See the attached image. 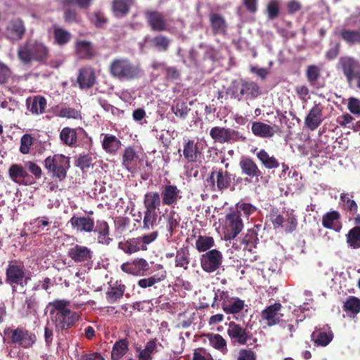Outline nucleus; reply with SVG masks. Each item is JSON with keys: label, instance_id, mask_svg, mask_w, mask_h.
Instances as JSON below:
<instances>
[{"label": "nucleus", "instance_id": "2eb2a0df", "mask_svg": "<svg viewBox=\"0 0 360 360\" xmlns=\"http://www.w3.org/2000/svg\"><path fill=\"white\" fill-rule=\"evenodd\" d=\"M200 266L202 269L207 273H213L222 264L223 255L217 249L207 251L200 256Z\"/></svg>", "mask_w": 360, "mask_h": 360}, {"label": "nucleus", "instance_id": "f257e3e1", "mask_svg": "<svg viewBox=\"0 0 360 360\" xmlns=\"http://www.w3.org/2000/svg\"><path fill=\"white\" fill-rule=\"evenodd\" d=\"M49 304L53 307L50 314L56 332L68 330L79 321L77 313L68 308L70 304L68 300H56Z\"/></svg>", "mask_w": 360, "mask_h": 360}, {"label": "nucleus", "instance_id": "c9c22d12", "mask_svg": "<svg viewBox=\"0 0 360 360\" xmlns=\"http://www.w3.org/2000/svg\"><path fill=\"white\" fill-rule=\"evenodd\" d=\"M262 225H255L253 228L247 231L246 234L243 238L242 243L245 245L244 249L251 251L252 248L256 247L259 241L258 231Z\"/></svg>", "mask_w": 360, "mask_h": 360}, {"label": "nucleus", "instance_id": "a878e982", "mask_svg": "<svg viewBox=\"0 0 360 360\" xmlns=\"http://www.w3.org/2000/svg\"><path fill=\"white\" fill-rule=\"evenodd\" d=\"M323 121V107L319 103L309 110L304 120L305 126L310 130L316 129Z\"/></svg>", "mask_w": 360, "mask_h": 360}, {"label": "nucleus", "instance_id": "58836bf2", "mask_svg": "<svg viewBox=\"0 0 360 360\" xmlns=\"http://www.w3.org/2000/svg\"><path fill=\"white\" fill-rule=\"evenodd\" d=\"M161 205V197L157 191H150L146 193L143 197V205L145 210L156 211L159 210Z\"/></svg>", "mask_w": 360, "mask_h": 360}, {"label": "nucleus", "instance_id": "37998d69", "mask_svg": "<svg viewBox=\"0 0 360 360\" xmlns=\"http://www.w3.org/2000/svg\"><path fill=\"white\" fill-rule=\"evenodd\" d=\"M261 164L267 169H276L279 167V162L274 156H270L264 150L262 149L256 154Z\"/></svg>", "mask_w": 360, "mask_h": 360}, {"label": "nucleus", "instance_id": "09e8293b", "mask_svg": "<svg viewBox=\"0 0 360 360\" xmlns=\"http://www.w3.org/2000/svg\"><path fill=\"white\" fill-rule=\"evenodd\" d=\"M210 345L223 354L228 353L226 340L219 334H212L209 338Z\"/></svg>", "mask_w": 360, "mask_h": 360}, {"label": "nucleus", "instance_id": "393cba45", "mask_svg": "<svg viewBox=\"0 0 360 360\" xmlns=\"http://www.w3.org/2000/svg\"><path fill=\"white\" fill-rule=\"evenodd\" d=\"M149 269L148 262L143 258H137L131 262H126L121 265L122 271L134 276H143Z\"/></svg>", "mask_w": 360, "mask_h": 360}, {"label": "nucleus", "instance_id": "ea45409f", "mask_svg": "<svg viewBox=\"0 0 360 360\" xmlns=\"http://www.w3.org/2000/svg\"><path fill=\"white\" fill-rule=\"evenodd\" d=\"M338 34L349 46L360 44V29L349 30L343 28L339 31Z\"/></svg>", "mask_w": 360, "mask_h": 360}, {"label": "nucleus", "instance_id": "4468645a", "mask_svg": "<svg viewBox=\"0 0 360 360\" xmlns=\"http://www.w3.org/2000/svg\"><path fill=\"white\" fill-rule=\"evenodd\" d=\"M227 335L234 345H245L252 337V333L247 327H243L235 321H230L228 323Z\"/></svg>", "mask_w": 360, "mask_h": 360}, {"label": "nucleus", "instance_id": "bf43d9fd", "mask_svg": "<svg viewBox=\"0 0 360 360\" xmlns=\"http://www.w3.org/2000/svg\"><path fill=\"white\" fill-rule=\"evenodd\" d=\"M94 0H60V4L63 7H69L76 5L79 8L87 9L91 6Z\"/></svg>", "mask_w": 360, "mask_h": 360}, {"label": "nucleus", "instance_id": "a211bd4d", "mask_svg": "<svg viewBox=\"0 0 360 360\" xmlns=\"http://www.w3.org/2000/svg\"><path fill=\"white\" fill-rule=\"evenodd\" d=\"M145 18L148 25L153 32H169L171 30L164 15L158 11H146Z\"/></svg>", "mask_w": 360, "mask_h": 360}, {"label": "nucleus", "instance_id": "72a5a7b5", "mask_svg": "<svg viewBox=\"0 0 360 360\" xmlns=\"http://www.w3.org/2000/svg\"><path fill=\"white\" fill-rule=\"evenodd\" d=\"M209 17L212 32L214 34H224L227 28L225 18L217 13H211Z\"/></svg>", "mask_w": 360, "mask_h": 360}, {"label": "nucleus", "instance_id": "603ef678", "mask_svg": "<svg viewBox=\"0 0 360 360\" xmlns=\"http://www.w3.org/2000/svg\"><path fill=\"white\" fill-rule=\"evenodd\" d=\"M321 77V69L316 65H310L307 67L306 77L310 85L316 86Z\"/></svg>", "mask_w": 360, "mask_h": 360}, {"label": "nucleus", "instance_id": "4c0bfd02", "mask_svg": "<svg viewBox=\"0 0 360 360\" xmlns=\"http://www.w3.org/2000/svg\"><path fill=\"white\" fill-rule=\"evenodd\" d=\"M129 342L127 338H120L115 341L111 351V359L120 360L129 351Z\"/></svg>", "mask_w": 360, "mask_h": 360}, {"label": "nucleus", "instance_id": "a18cd8bd", "mask_svg": "<svg viewBox=\"0 0 360 360\" xmlns=\"http://www.w3.org/2000/svg\"><path fill=\"white\" fill-rule=\"evenodd\" d=\"M151 46L160 52H167L171 44V39L165 35L158 34L149 40Z\"/></svg>", "mask_w": 360, "mask_h": 360}, {"label": "nucleus", "instance_id": "a19ab883", "mask_svg": "<svg viewBox=\"0 0 360 360\" xmlns=\"http://www.w3.org/2000/svg\"><path fill=\"white\" fill-rule=\"evenodd\" d=\"M27 108L35 115L42 114L46 108V100L41 96H36L32 101L27 100Z\"/></svg>", "mask_w": 360, "mask_h": 360}, {"label": "nucleus", "instance_id": "c03bdc74", "mask_svg": "<svg viewBox=\"0 0 360 360\" xmlns=\"http://www.w3.org/2000/svg\"><path fill=\"white\" fill-rule=\"evenodd\" d=\"M166 229L167 231L166 236L168 238H170L172 237L174 233L179 226L181 221V217L174 210H171L166 217Z\"/></svg>", "mask_w": 360, "mask_h": 360}, {"label": "nucleus", "instance_id": "6e6d98bb", "mask_svg": "<svg viewBox=\"0 0 360 360\" xmlns=\"http://www.w3.org/2000/svg\"><path fill=\"white\" fill-rule=\"evenodd\" d=\"M158 213L156 211L146 210L144 211V217L143 219V229L150 230L153 229L156 224Z\"/></svg>", "mask_w": 360, "mask_h": 360}, {"label": "nucleus", "instance_id": "680f3d73", "mask_svg": "<svg viewBox=\"0 0 360 360\" xmlns=\"http://www.w3.org/2000/svg\"><path fill=\"white\" fill-rule=\"evenodd\" d=\"M256 211L257 207L251 203L239 202L236 204V210L235 212H238L240 217L241 216V212H243L245 217H248Z\"/></svg>", "mask_w": 360, "mask_h": 360}, {"label": "nucleus", "instance_id": "49530a36", "mask_svg": "<svg viewBox=\"0 0 360 360\" xmlns=\"http://www.w3.org/2000/svg\"><path fill=\"white\" fill-rule=\"evenodd\" d=\"M53 30L56 44L63 46L70 41L72 35L68 31L56 25L53 27Z\"/></svg>", "mask_w": 360, "mask_h": 360}, {"label": "nucleus", "instance_id": "f704fd0d", "mask_svg": "<svg viewBox=\"0 0 360 360\" xmlns=\"http://www.w3.org/2000/svg\"><path fill=\"white\" fill-rule=\"evenodd\" d=\"M191 260V252L188 246L177 249L175 255V267L188 270Z\"/></svg>", "mask_w": 360, "mask_h": 360}, {"label": "nucleus", "instance_id": "69168bd1", "mask_svg": "<svg viewBox=\"0 0 360 360\" xmlns=\"http://www.w3.org/2000/svg\"><path fill=\"white\" fill-rule=\"evenodd\" d=\"M58 115L68 119H79L81 117L79 112L75 108L70 107L62 108L59 110Z\"/></svg>", "mask_w": 360, "mask_h": 360}, {"label": "nucleus", "instance_id": "864d4df0", "mask_svg": "<svg viewBox=\"0 0 360 360\" xmlns=\"http://www.w3.org/2000/svg\"><path fill=\"white\" fill-rule=\"evenodd\" d=\"M117 283V282L116 283ZM125 291V286L121 283L117 284L116 286L112 287L107 292L106 297L110 303H113L118 299L122 297Z\"/></svg>", "mask_w": 360, "mask_h": 360}, {"label": "nucleus", "instance_id": "338daca9", "mask_svg": "<svg viewBox=\"0 0 360 360\" xmlns=\"http://www.w3.org/2000/svg\"><path fill=\"white\" fill-rule=\"evenodd\" d=\"M92 161L93 159L91 154L80 155L76 160V165L82 170H84L89 168L91 165Z\"/></svg>", "mask_w": 360, "mask_h": 360}, {"label": "nucleus", "instance_id": "0e129e2a", "mask_svg": "<svg viewBox=\"0 0 360 360\" xmlns=\"http://www.w3.org/2000/svg\"><path fill=\"white\" fill-rule=\"evenodd\" d=\"M269 217L274 228L283 226V224L285 222V219L283 215L279 214L278 209L272 208Z\"/></svg>", "mask_w": 360, "mask_h": 360}, {"label": "nucleus", "instance_id": "473e14b6", "mask_svg": "<svg viewBox=\"0 0 360 360\" xmlns=\"http://www.w3.org/2000/svg\"><path fill=\"white\" fill-rule=\"evenodd\" d=\"M341 215L338 211L328 212L323 215L322 226L328 229L338 230L340 226Z\"/></svg>", "mask_w": 360, "mask_h": 360}, {"label": "nucleus", "instance_id": "39448f33", "mask_svg": "<svg viewBox=\"0 0 360 360\" xmlns=\"http://www.w3.org/2000/svg\"><path fill=\"white\" fill-rule=\"evenodd\" d=\"M228 94L231 98L240 101L243 99L254 100L260 95L261 92L256 82L241 79L232 82L228 89Z\"/></svg>", "mask_w": 360, "mask_h": 360}, {"label": "nucleus", "instance_id": "20e7f679", "mask_svg": "<svg viewBox=\"0 0 360 360\" xmlns=\"http://www.w3.org/2000/svg\"><path fill=\"white\" fill-rule=\"evenodd\" d=\"M30 277L26 276V268L23 262L13 259L8 262L6 270V283L12 288V292H18V286L23 288Z\"/></svg>", "mask_w": 360, "mask_h": 360}, {"label": "nucleus", "instance_id": "79ce46f5", "mask_svg": "<svg viewBox=\"0 0 360 360\" xmlns=\"http://www.w3.org/2000/svg\"><path fill=\"white\" fill-rule=\"evenodd\" d=\"M121 141L112 134H105L102 141V147L103 150L110 154H115L120 148Z\"/></svg>", "mask_w": 360, "mask_h": 360}, {"label": "nucleus", "instance_id": "7ed1b4c3", "mask_svg": "<svg viewBox=\"0 0 360 360\" xmlns=\"http://www.w3.org/2000/svg\"><path fill=\"white\" fill-rule=\"evenodd\" d=\"M109 72L112 77L120 80H131L140 76L141 70L128 58H117L110 63Z\"/></svg>", "mask_w": 360, "mask_h": 360}, {"label": "nucleus", "instance_id": "9d476101", "mask_svg": "<svg viewBox=\"0 0 360 360\" xmlns=\"http://www.w3.org/2000/svg\"><path fill=\"white\" fill-rule=\"evenodd\" d=\"M10 343L24 349L32 347L37 342V335L25 328L19 326L15 329L8 328L4 330Z\"/></svg>", "mask_w": 360, "mask_h": 360}, {"label": "nucleus", "instance_id": "b1692460", "mask_svg": "<svg viewBox=\"0 0 360 360\" xmlns=\"http://www.w3.org/2000/svg\"><path fill=\"white\" fill-rule=\"evenodd\" d=\"M180 193L181 191L175 185L163 186L160 195L162 204L174 208L178 201L181 198Z\"/></svg>", "mask_w": 360, "mask_h": 360}, {"label": "nucleus", "instance_id": "5701e85b", "mask_svg": "<svg viewBox=\"0 0 360 360\" xmlns=\"http://www.w3.org/2000/svg\"><path fill=\"white\" fill-rule=\"evenodd\" d=\"M26 32L25 23L20 18H14L8 22L6 28V37L11 41L22 39Z\"/></svg>", "mask_w": 360, "mask_h": 360}, {"label": "nucleus", "instance_id": "774afa93", "mask_svg": "<svg viewBox=\"0 0 360 360\" xmlns=\"http://www.w3.org/2000/svg\"><path fill=\"white\" fill-rule=\"evenodd\" d=\"M236 360H257V354L252 349H240Z\"/></svg>", "mask_w": 360, "mask_h": 360}, {"label": "nucleus", "instance_id": "423d86ee", "mask_svg": "<svg viewBox=\"0 0 360 360\" xmlns=\"http://www.w3.org/2000/svg\"><path fill=\"white\" fill-rule=\"evenodd\" d=\"M336 68L346 79L347 82L360 90V63L352 56H341L337 64Z\"/></svg>", "mask_w": 360, "mask_h": 360}, {"label": "nucleus", "instance_id": "052dcab7", "mask_svg": "<svg viewBox=\"0 0 360 360\" xmlns=\"http://www.w3.org/2000/svg\"><path fill=\"white\" fill-rule=\"evenodd\" d=\"M345 309L356 314L360 311V300L359 298L349 297L344 304Z\"/></svg>", "mask_w": 360, "mask_h": 360}, {"label": "nucleus", "instance_id": "e433bc0d", "mask_svg": "<svg viewBox=\"0 0 360 360\" xmlns=\"http://www.w3.org/2000/svg\"><path fill=\"white\" fill-rule=\"evenodd\" d=\"M252 132L261 138H271L276 131L273 127L262 122H254L251 127Z\"/></svg>", "mask_w": 360, "mask_h": 360}, {"label": "nucleus", "instance_id": "f03ea898", "mask_svg": "<svg viewBox=\"0 0 360 360\" xmlns=\"http://www.w3.org/2000/svg\"><path fill=\"white\" fill-rule=\"evenodd\" d=\"M18 58L24 64H30L32 60L46 63L49 57L47 46L37 39H27L18 49Z\"/></svg>", "mask_w": 360, "mask_h": 360}, {"label": "nucleus", "instance_id": "aec40b11", "mask_svg": "<svg viewBox=\"0 0 360 360\" xmlns=\"http://www.w3.org/2000/svg\"><path fill=\"white\" fill-rule=\"evenodd\" d=\"M10 179L19 185L30 186L34 183L33 176H30L26 169L21 165L12 164L8 169Z\"/></svg>", "mask_w": 360, "mask_h": 360}, {"label": "nucleus", "instance_id": "de8ad7c7", "mask_svg": "<svg viewBox=\"0 0 360 360\" xmlns=\"http://www.w3.org/2000/svg\"><path fill=\"white\" fill-rule=\"evenodd\" d=\"M138 158L136 152L133 147L125 148L122 155V165L127 170L132 172L134 170L133 162Z\"/></svg>", "mask_w": 360, "mask_h": 360}, {"label": "nucleus", "instance_id": "ddd939ff", "mask_svg": "<svg viewBox=\"0 0 360 360\" xmlns=\"http://www.w3.org/2000/svg\"><path fill=\"white\" fill-rule=\"evenodd\" d=\"M210 136L216 143H225L245 141L240 132L230 128L214 127L210 131Z\"/></svg>", "mask_w": 360, "mask_h": 360}, {"label": "nucleus", "instance_id": "f3484780", "mask_svg": "<svg viewBox=\"0 0 360 360\" xmlns=\"http://www.w3.org/2000/svg\"><path fill=\"white\" fill-rule=\"evenodd\" d=\"M239 167L242 174L246 176L244 179L245 182L251 183L253 179L257 182L262 175L256 162L250 157H243L239 162Z\"/></svg>", "mask_w": 360, "mask_h": 360}, {"label": "nucleus", "instance_id": "cd10ccee", "mask_svg": "<svg viewBox=\"0 0 360 360\" xmlns=\"http://www.w3.org/2000/svg\"><path fill=\"white\" fill-rule=\"evenodd\" d=\"M72 229H77L79 232L91 233L95 227L94 219L91 217H77L74 215L69 220Z\"/></svg>", "mask_w": 360, "mask_h": 360}, {"label": "nucleus", "instance_id": "6ab92c4d", "mask_svg": "<svg viewBox=\"0 0 360 360\" xmlns=\"http://www.w3.org/2000/svg\"><path fill=\"white\" fill-rule=\"evenodd\" d=\"M333 338L334 333L328 325L323 327H316L310 335L314 347H326L333 341Z\"/></svg>", "mask_w": 360, "mask_h": 360}, {"label": "nucleus", "instance_id": "8fccbe9b", "mask_svg": "<svg viewBox=\"0 0 360 360\" xmlns=\"http://www.w3.org/2000/svg\"><path fill=\"white\" fill-rule=\"evenodd\" d=\"M346 241L352 249L360 248V226H354L346 234Z\"/></svg>", "mask_w": 360, "mask_h": 360}, {"label": "nucleus", "instance_id": "2f4dec72", "mask_svg": "<svg viewBox=\"0 0 360 360\" xmlns=\"http://www.w3.org/2000/svg\"><path fill=\"white\" fill-rule=\"evenodd\" d=\"M93 231L97 233V240L98 243L100 244L108 245L112 240V239L109 237V225L108 222L104 220H97Z\"/></svg>", "mask_w": 360, "mask_h": 360}, {"label": "nucleus", "instance_id": "f8f14e48", "mask_svg": "<svg viewBox=\"0 0 360 360\" xmlns=\"http://www.w3.org/2000/svg\"><path fill=\"white\" fill-rule=\"evenodd\" d=\"M213 191H223L231 186V174L222 168H213L207 179Z\"/></svg>", "mask_w": 360, "mask_h": 360}, {"label": "nucleus", "instance_id": "9b49d317", "mask_svg": "<svg viewBox=\"0 0 360 360\" xmlns=\"http://www.w3.org/2000/svg\"><path fill=\"white\" fill-rule=\"evenodd\" d=\"M220 302L223 311L226 314L236 315L241 312L245 304V301L238 297H232L228 291L219 290V295L215 299Z\"/></svg>", "mask_w": 360, "mask_h": 360}, {"label": "nucleus", "instance_id": "0eeeda50", "mask_svg": "<svg viewBox=\"0 0 360 360\" xmlns=\"http://www.w3.org/2000/svg\"><path fill=\"white\" fill-rule=\"evenodd\" d=\"M59 138L61 143L67 146L75 148L85 144L91 146L92 139L82 127L71 128L65 127L60 132Z\"/></svg>", "mask_w": 360, "mask_h": 360}, {"label": "nucleus", "instance_id": "bb28decb", "mask_svg": "<svg viewBox=\"0 0 360 360\" xmlns=\"http://www.w3.org/2000/svg\"><path fill=\"white\" fill-rule=\"evenodd\" d=\"M96 74L93 68L86 67L79 70L77 82L82 89H89L96 83Z\"/></svg>", "mask_w": 360, "mask_h": 360}, {"label": "nucleus", "instance_id": "dca6fc26", "mask_svg": "<svg viewBox=\"0 0 360 360\" xmlns=\"http://www.w3.org/2000/svg\"><path fill=\"white\" fill-rule=\"evenodd\" d=\"M243 222L238 212L231 211L226 215V240L235 238L243 230Z\"/></svg>", "mask_w": 360, "mask_h": 360}, {"label": "nucleus", "instance_id": "6e6552de", "mask_svg": "<svg viewBox=\"0 0 360 360\" xmlns=\"http://www.w3.org/2000/svg\"><path fill=\"white\" fill-rule=\"evenodd\" d=\"M44 167L53 178L62 181L70 167V158L63 154L49 155L44 160Z\"/></svg>", "mask_w": 360, "mask_h": 360}, {"label": "nucleus", "instance_id": "13d9d810", "mask_svg": "<svg viewBox=\"0 0 360 360\" xmlns=\"http://www.w3.org/2000/svg\"><path fill=\"white\" fill-rule=\"evenodd\" d=\"M156 348V342L155 340H150L148 342L145 346V348L141 350L139 354V360H151L152 353Z\"/></svg>", "mask_w": 360, "mask_h": 360}, {"label": "nucleus", "instance_id": "412c9836", "mask_svg": "<svg viewBox=\"0 0 360 360\" xmlns=\"http://www.w3.org/2000/svg\"><path fill=\"white\" fill-rule=\"evenodd\" d=\"M68 255L76 263H89L92 262L94 252L85 245L76 244L69 249Z\"/></svg>", "mask_w": 360, "mask_h": 360}, {"label": "nucleus", "instance_id": "4d7b16f0", "mask_svg": "<svg viewBox=\"0 0 360 360\" xmlns=\"http://www.w3.org/2000/svg\"><path fill=\"white\" fill-rule=\"evenodd\" d=\"M171 110L176 116L184 120L187 117L190 108H188L187 103L186 102L177 101L174 105L172 106Z\"/></svg>", "mask_w": 360, "mask_h": 360}, {"label": "nucleus", "instance_id": "7c9ffc66", "mask_svg": "<svg viewBox=\"0 0 360 360\" xmlns=\"http://www.w3.org/2000/svg\"><path fill=\"white\" fill-rule=\"evenodd\" d=\"M75 51L79 58L84 60H91L96 54L92 44L85 40L76 41Z\"/></svg>", "mask_w": 360, "mask_h": 360}, {"label": "nucleus", "instance_id": "e2e57ef3", "mask_svg": "<svg viewBox=\"0 0 360 360\" xmlns=\"http://www.w3.org/2000/svg\"><path fill=\"white\" fill-rule=\"evenodd\" d=\"M192 360H214L210 352L204 347H198L193 350Z\"/></svg>", "mask_w": 360, "mask_h": 360}, {"label": "nucleus", "instance_id": "4be33fe9", "mask_svg": "<svg viewBox=\"0 0 360 360\" xmlns=\"http://www.w3.org/2000/svg\"><path fill=\"white\" fill-rule=\"evenodd\" d=\"M282 305L279 302H275L266 307L261 312V317L267 326H275L282 320L283 314L281 313Z\"/></svg>", "mask_w": 360, "mask_h": 360}, {"label": "nucleus", "instance_id": "5fc2aeb1", "mask_svg": "<svg viewBox=\"0 0 360 360\" xmlns=\"http://www.w3.org/2000/svg\"><path fill=\"white\" fill-rule=\"evenodd\" d=\"M35 139L30 134H25L20 138V145L19 151L23 154L27 155L30 152V148L34 143Z\"/></svg>", "mask_w": 360, "mask_h": 360}, {"label": "nucleus", "instance_id": "1a4fd4ad", "mask_svg": "<svg viewBox=\"0 0 360 360\" xmlns=\"http://www.w3.org/2000/svg\"><path fill=\"white\" fill-rule=\"evenodd\" d=\"M158 236V232L153 231L137 238H129L118 243V248L127 255H131L141 250H148V245L155 241Z\"/></svg>", "mask_w": 360, "mask_h": 360}, {"label": "nucleus", "instance_id": "c85d7f7f", "mask_svg": "<svg viewBox=\"0 0 360 360\" xmlns=\"http://www.w3.org/2000/svg\"><path fill=\"white\" fill-rule=\"evenodd\" d=\"M183 155L188 162H196L201 155L198 147V143L195 142L194 140L184 139Z\"/></svg>", "mask_w": 360, "mask_h": 360}, {"label": "nucleus", "instance_id": "c756f323", "mask_svg": "<svg viewBox=\"0 0 360 360\" xmlns=\"http://www.w3.org/2000/svg\"><path fill=\"white\" fill-rule=\"evenodd\" d=\"M134 4V0H112L111 9L113 15L117 18L127 16Z\"/></svg>", "mask_w": 360, "mask_h": 360}, {"label": "nucleus", "instance_id": "3c124183", "mask_svg": "<svg viewBox=\"0 0 360 360\" xmlns=\"http://www.w3.org/2000/svg\"><path fill=\"white\" fill-rule=\"evenodd\" d=\"M214 245V240L211 236H199L195 241V248L199 252H207Z\"/></svg>", "mask_w": 360, "mask_h": 360}]
</instances>
